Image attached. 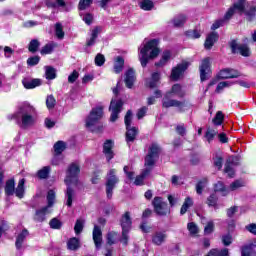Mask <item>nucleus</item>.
<instances>
[{"instance_id": "43", "label": "nucleus", "mask_w": 256, "mask_h": 256, "mask_svg": "<svg viewBox=\"0 0 256 256\" xmlns=\"http://www.w3.org/2000/svg\"><path fill=\"white\" fill-rule=\"evenodd\" d=\"M50 172H51V167L44 166L42 169H40L37 172V175H38L39 179H47V177H49Z\"/></svg>"}, {"instance_id": "25", "label": "nucleus", "mask_w": 256, "mask_h": 256, "mask_svg": "<svg viewBox=\"0 0 256 256\" xmlns=\"http://www.w3.org/2000/svg\"><path fill=\"white\" fill-rule=\"evenodd\" d=\"M214 191L220 193L222 197H227V195H229V188L225 187V184L221 181L214 185Z\"/></svg>"}, {"instance_id": "33", "label": "nucleus", "mask_w": 256, "mask_h": 256, "mask_svg": "<svg viewBox=\"0 0 256 256\" xmlns=\"http://www.w3.org/2000/svg\"><path fill=\"white\" fill-rule=\"evenodd\" d=\"M125 65V60L123 57L118 56L114 62V73L119 74L123 71V66Z\"/></svg>"}, {"instance_id": "5", "label": "nucleus", "mask_w": 256, "mask_h": 256, "mask_svg": "<svg viewBox=\"0 0 256 256\" xmlns=\"http://www.w3.org/2000/svg\"><path fill=\"white\" fill-rule=\"evenodd\" d=\"M131 121H133V113L131 110H128L124 118L127 143H133L137 137V133H139V130L136 127H131Z\"/></svg>"}, {"instance_id": "52", "label": "nucleus", "mask_w": 256, "mask_h": 256, "mask_svg": "<svg viewBox=\"0 0 256 256\" xmlns=\"http://www.w3.org/2000/svg\"><path fill=\"white\" fill-rule=\"evenodd\" d=\"M231 85H233V82H231V81L220 82L216 87V93H221V91H223V89H227V88L231 87Z\"/></svg>"}, {"instance_id": "41", "label": "nucleus", "mask_w": 256, "mask_h": 256, "mask_svg": "<svg viewBox=\"0 0 256 256\" xmlns=\"http://www.w3.org/2000/svg\"><path fill=\"white\" fill-rule=\"evenodd\" d=\"M45 75H46V79H48V80L55 79V77H57V73L55 71V68H53L51 66H46L45 67Z\"/></svg>"}, {"instance_id": "23", "label": "nucleus", "mask_w": 256, "mask_h": 256, "mask_svg": "<svg viewBox=\"0 0 256 256\" xmlns=\"http://www.w3.org/2000/svg\"><path fill=\"white\" fill-rule=\"evenodd\" d=\"M217 39H219V35H217V33L212 32L211 34H209L206 37V41L204 43L205 49H208V50L211 49L217 42Z\"/></svg>"}, {"instance_id": "46", "label": "nucleus", "mask_w": 256, "mask_h": 256, "mask_svg": "<svg viewBox=\"0 0 256 256\" xmlns=\"http://www.w3.org/2000/svg\"><path fill=\"white\" fill-rule=\"evenodd\" d=\"M187 21V17L185 15H179L173 20L174 27H182V25H185V22Z\"/></svg>"}, {"instance_id": "47", "label": "nucleus", "mask_w": 256, "mask_h": 256, "mask_svg": "<svg viewBox=\"0 0 256 256\" xmlns=\"http://www.w3.org/2000/svg\"><path fill=\"white\" fill-rule=\"evenodd\" d=\"M55 35L57 39H63L65 37V32L63 31V25L61 23H56Z\"/></svg>"}, {"instance_id": "55", "label": "nucleus", "mask_w": 256, "mask_h": 256, "mask_svg": "<svg viewBox=\"0 0 256 256\" xmlns=\"http://www.w3.org/2000/svg\"><path fill=\"white\" fill-rule=\"evenodd\" d=\"M168 201H169L170 207H175V205H177V203L181 201V198H179V195L177 194H172V195H168Z\"/></svg>"}, {"instance_id": "39", "label": "nucleus", "mask_w": 256, "mask_h": 256, "mask_svg": "<svg viewBox=\"0 0 256 256\" xmlns=\"http://www.w3.org/2000/svg\"><path fill=\"white\" fill-rule=\"evenodd\" d=\"M244 13L249 21H253V19L256 17L255 6H248Z\"/></svg>"}, {"instance_id": "3", "label": "nucleus", "mask_w": 256, "mask_h": 256, "mask_svg": "<svg viewBox=\"0 0 256 256\" xmlns=\"http://www.w3.org/2000/svg\"><path fill=\"white\" fill-rule=\"evenodd\" d=\"M159 39H152L139 48L138 59L142 67H147L151 59L159 57Z\"/></svg>"}, {"instance_id": "30", "label": "nucleus", "mask_w": 256, "mask_h": 256, "mask_svg": "<svg viewBox=\"0 0 256 256\" xmlns=\"http://www.w3.org/2000/svg\"><path fill=\"white\" fill-rule=\"evenodd\" d=\"M241 255H242V256H256L255 246L252 245L251 242H249L248 245H245V246L242 248Z\"/></svg>"}, {"instance_id": "24", "label": "nucleus", "mask_w": 256, "mask_h": 256, "mask_svg": "<svg viewBox=\"0 0 256 256\" xmlns=\"http://www.w3.org/2000/svg\"><path fill=\"white\" fill-rule=\"evenodd\" d=\"M170 59H171V51L165 50L161 55V59L155 63V66L165 67V65L169 63Z\"/></svg>"}, {"instance_id": "48", "label": "nucleus", "mask_w": 256, "mask_h": 256, "mask_svg": "<svg viewBox=\"0 0 256 256\" xmlns=\"http://www.w3.org/2000/svg\"><path fill=\"white\" fill-rule=\"evenodd\" d=\"M129 231H131V230H122V236L120 238V243H122V245L124 247H127L129 245Z\"/></svg>"}, {"instance_id": "40", "label": "nucleus", "mask_w": 256, "mask_h": 256, "mask_svg": "<svg viewBox=\"0 0 256 256\" xmlns=\"http://www.w3.org/2000/svg\"><path fill=\"white\" fill-rule=\"evenodd\" d=\"M47 206L48 209H51V207H53V205H55V191L54 190H49L47 193Z\"/></svg>"}, {"instance_id": "17", "label": "nucleus", "mask_w": 256, "mask_h": 256, "mask_svg": "<svg viewBox=\"0 0 256 256\" xmlns=\"http://www.w3.org/2000/svg\"><path fill=\"white\" fill-rule=\"evenodd\" d=\"M137 77L135 76V70H133V68L128 69L125 72V85L128 89H132L133 85L135 84Z\"/></svg>"}, {"instance_id": "7", "label": "nucleus", "mask_w": 256, "mask_h": 256, "mask_svg": "<svg viewBox=\"0 0 256 256\" xmlns=\"http://www.w3.org/2000/svg\"><path fill=\"white\" fill-rule=\"evenodd\" d=\"M115 173H116L115 169H111L108 172V178L106 181V194L108 199H111V197H113V190L115 189V184L119 183V178H117Z\"/></svg>"}, {"instance_id": "31", "label": "nucleus", "mask_w": 256, "mask_h": 256, "mask_svg": "<svg viewBox=\"0 0 256 256\" xmlns=\"http://www.w3.org/2000/svg\"><path fill=\"white\" fill-rule=\"evenodd\" d=\"M81 247V242H79V239L76 237L70 238L67 242V248L69 251H77Z\"/></svg>"}, {"instance_id": "32", "label": "nucleus", "mask_w": 256, "mask_h": 256, "mask_svg": "<svg viewBox=\"0 0 256 256\" xmlns=\"http://www.w3.org/2000/svg\"><path fill=\"white\" fill-rule=\"evenodd\" d=\"M139 7L143 11H152V9L155 7V3L151 0H140Z\"/></svg>"}, {"instance_id": "26", "label": "nucleus", "mask_w": 256, "mask_h": 256, "mask_svg": "<svg viewBox=\"0 0 256 256\" xmlns=\"http://www.w3.org/2000/svg\"><path fill=\"white\" fill-rule=\"evenodd\" d=\"M165 239H167L165 232H156L152 237V243H154V245H163Z\"/></svg>"}, {"instance_id": "62", "label": "nucleus", "mask_w": 256, "mask_h": 256, "mask_svg": "<svg viewBox=\"0 0 256 256\" xmlns=\"http://www.w3.org/2000/svg\"><path fill=\"white\" fill-rule=\"evenodd\" d=\"M105 64V56L103 54H98L95 57V65H97V67H102V65Z\"/></svg>"}, {"instance_id": "63", "label": "nucleus", "mask_w": 256, "mask_h": 256, "mask_svg": "<svg viewBox=\"0 0 256 256\" xmlns=\"http://www.w3.org/2000/svg\"><path fill=\"white\" fill-rule=\"evenodd\" d=\"M55 103H56V100H55V97H53V95H50V96L47 97L46 107L48 109H53V107H55Z\"/></svg>"}, {"instance_id": "10", "label": "nucleus", "mask_w": 256, "mask_h": 256, "mask_svg": "<svg viewBox=\"0 0 256 256\" xmlns=\"http://www.w3.org/2000/svg\"><path fill=\"white\" fill-rule=\"evenodd\" d=\"M170 97L173 96H167V93L165 94L162 100V107L165 109H169V107H176L180 112H183V109H185V101L171 99Z\"/></svg>"}, {"instance_id": "22", "label": "nucleus", "mask_w": 256, "mask_h": 256, "mask_svg": "<svg viewBox=\"0 0 256 256\" xmlns=\"http://www.w3.org/2000/svg\"><path fill=\"white\" fill-rule=\"evenodd\" d=\"M14 195H16L18 199H23L25 196V178L19 180L16 189L14 188Z\"/></svg>"}, {"instance_id": "19", "label": "nucleus", "mask_w": 256, "mask_h": 256, "mask_svg": "<svg viewBox=\"0 0 256 256\" xmlns=\"http://www.w3.org/2000/svg\"><path fill=\"white\" fill-rule=\"evenodd\" d=\"M120 225L122 227V230L131 231V225H133V222L131 220L130 212H126L122 215L120 219Z\"/></svg>"}, {"instance_id": "20", "label": "nucleus", "mask_w": 256, "mask_h": 256, "mask_svg": "<svg viewBox=\"0 0 256 256\" xmlns=\"http://www.w3.org/2000/svg\"><path fill=\"white\" fill-rule=\"evenodd\" d=\"M103 29L99 26H96L90 34V37L86 40L87 47H93L95 45V42L97 41V37H99V33H101Z\"/></svg>"}, {"instance_id": "53", "label": "nucleus", "mask_w": 256, "mask_h": 256, "mask_svg": "<svg viewBox=\"0 0 256 256\" xmlns=\"http://www.w3.org/2000/svg\"><path fill=\"white\" fill-rule=\"evenodd\" d=\"M187 229L190 235H197V233H199V227L197 226V224H195V222L188 223Z\"/></svg>"}, {"instance_id": "51", "label": "nucleus", "mask_w": 256, "mask_h": 256, "mask_svg": "<svg viewBox=\"0 0 256 256\" xmlns=\"http://www.w3.org/2000/svg\"><path fill=\"white\" fill-rule=\"evenodd\" d=\"M245 0H239L233 6L234 11H239V13H245Z\"/></svg>"}, {"instance_id": "6", "label": "nucleus", "mask_w": 256, "mask_h": 256, "mask_svg": "<svg viewBox=\"0 0 256 256\" xmlns=\"http://www.w3.org/2000/svg\"><path fill=\"white\" fill-rule=\"evenodd\" d=\"M103 118V107L99 106L90 112L89 116L86 118V127L88 129H93L96 123H99V120Z\"/></svg>"}, {"instance_id": "15", "label": "nucleus", "mask_w": 256, "mask_h": 256, "mask_svg": "<svg viewBox=\"0 0 256 256\" xmlns=\"http://www.w3.org/2000/svg\"><path fill=\"white\" fill-rule=\"evenodd\" d=\"M49 213H51V209L47 206L37 209L34 215V221H36V223H43Z\"/></svg>"}, {"instance_id": "59", "label": "nucleus", "mask_w": 256, "mask_h": 256, "mask_svg": "<svg viewBox=\"0 0 256 256\" xmlns=\"http://www.w3.org/2000/svg\"><path fill=\"white\" fill-rule=\"evenodd\" d=\"M215 135H217V131L213 130L211 128H208L205 134V137L208 141V143H211L213 139H215Z\"/></svg>"}, {"instance_id": "2", "label": "nucleus", "mask_w": 256, "mask_h": 256, "mask_svg": "<svg viewBox=\"0 0 256 256\" xmlns=\"http://www.w3.org/2000/svg\"><path fill=\"white\" fill-rule=\"evenodd\" d=\"M159 153H161V148L159 147V145L155 143L151 144L148 154L145 158L146 168L142 171L140 175L135 178L134 185L141 186L144 184L143 182L145 181V179H147V177L151 175V167H153V165H155V161L159 159Z\"/></svg>"}, {"instance_id": "21", "label": "nucleus", "mask_w": 256, "mask_h": 256, "mask_svg": "<svg viewBox=\"0 0 256 256\" xmlns=\"http://www.w3.org/2000/svg\"><path fill=\"white\" fill-rule=\"evenodd\" d=\"M103 153H104L107 161H111V159H113V157H114V154H113V141L107 140L104 143Z\"/></svg>"}, {"instance_id": "36", "label": "nucleus", "mask_w": 256, "mask_h": 256, "mask_svg": "<svg viewBox=\"0 0 256 256\" xmlns=\"http://www.w3.org/2000/svg\"><path fill=\"white\" fill-rule=\"evenodd\" d=\"M55 47H57V44H55L54 42L46 44L41 49V55H50V53H53Z\"/></svg>"}, {"instance_id": "14", "label": "nucleus", "mask_w": 256, "mask_h": 256, "mask_svg": "<svg viewBox=\"0 0 256 256\" xmlns=\"http://www.w3.org/2000/svg\"><path fill=\"white\" fill-rule=\"evenodd\" d=\"M240 76L241 73L239 71L231 68L223 69L218 73L219 79H235Z\"/></svg>"}, {"instance_id": "57", "label": "nucleus", "mask_w": 256, "mask_h": 256, "mask_svg": "<svg viewBox=\"0 0 256 256\" xmlns=\"http://www.w3.org/2000/svg\"><path fill=\"white\" fill-rule=\"evenodd\" d=\"M217 199V195L211 194L206 201L208 207H217Z\"/></svg>"}, {"instance_id": "16", "label": "nucleus", "mask_w": 256, "mask_h": 256, "mask_svg": "<svg viewBox=\"0 0 256 256\" xmlns=\"http://www.w3.org/2000/svg\"><path fill=\"white\" fill-rule=\"evenodd\" d=\"M92 235L96 249H101V245H103V232L101 231V227L95 225Z\"/></svg>"}, {"instance_id": "4", "label": "nucleus", "mask_w": 256, "mask_h": 256, "mask_svg": "<svg viewBox=\"0 0 256 256\" xmlns=\"http://www.w3.org/2000/svg\"><path fill=\"white\" fill-rule=\"evenodd\" d=\"M79 173H81V168L77 163H72L68 167V170L66 172V178L64 181L65 184L68 186L65 194L67 207H71L73 205V200L75 199V190L69 187V185H71V183L77 182V177L79 176Z\"/></svg>"}, {"instance_id": "42", "label": "nucleus", "mask_w": 256, "mask_h": 256, "mask_svg": "<svg viewBox=\"0 0 256 256\" xmlns=\"http://www.w3.org/2000/svg\"><path fill=\"white\" fill-rule=\"evenodd\" d=\"M241 187H245V181L236 180L230 184L228 190L229 191H237V189H241Z\"/></svg>"}, {"instance_id": "44", "label": "nucleus", "mask_w": 256, "mask_h": 256, "mask_svg": "<svg viewBox=\"0 0 256 256\" xmlns=\"http://www.w3.org/2000/svg\"><path fill=\"white\" fill-rule=\"evenodd\" d=\"M225 119V116L223 115V112L218 111L216 113V116L213 118L212 123L216 127L223 124V120Z\"/></svg>"}, {"instance_id": "50", "label": "nucleus", "mask_w": 256, "mask_h": 256, "mask_svg": "<svg viewBox=\"0 0 256 256\" xmlns=\"http://www.w3.org/2000/svg\"><path fill=\"white\" fill-rule=\"evenodd\" d=\"M54 151L56 155H61L65 151V142L58 141L56 144H54Z\"/></svg>"}, {"instance_id": "11", "label": "nucleus", "mask_w": 256, "mask_h": 256, "mask_svg": "<svg viewBox=\"0 0 256 256\" xmlns=\"http://www.w3.org/2000/svg\"><path fill=\"white\" fill-rule=\"evenodd\" d=\"M189 65H191V63H189L187 61H183L182 63H180L176 67H174L172 69V73H171V80L179 81V79H181V77H183V73H185V71H187V69L189 68Z\"/></svg>"}, {"instance_id": "37", "label": "nucleus", "mask_w": 256, "mask_h": 256, "mask_svg": "<svg viewBox=\"0 0 256 256\" xmlns=\"http://www.w3.org/2000/svg\"><path fill=\"white\" fill-rule=\"evenodd\" d=\"M47 7H50L51 9H57V7H65V0H48L46 1Z\"/></svg>"}, {"instance_id": "34", "label": "nucleus", "mask_w": 256, "mask_h": 256, "mask_svg": "<svg viewBox=\"0 0 256 256\" xmlns=\"http://www.w3.org/2000/svg\"><path fill=\"white\" fill-rule=\"evenodd\" d=\"M190 207H193V199L191 197H186L180 209V214L185 215Z\"/></svg>"}, {"instance_id": "9", "label": "nucleus", "mask_w": 256, "mask_h": 256, "mask_svg": "<svg viewBox=\"0 0 256 256\" xmlns=\"http://www.w3.org/2000/svg\"><path fill=\"white\" fill-rule=\"evenodd\" d=\"M123 109V101L117 100V99H112L110 103V111H111V116H110V121L111 123H115L117 119H119V113H121Z\"/></svg>"}, {"instance_id": "13", "label": "nucleus", "mask_w": 256, "mask_h": 256, "mask_svg": "<svg viewBox=\"0 0 256 256\" xmlns=\"http://www.w3.org/2000/svg\"><path fill=\"white\" fill-rule=\"evenodd\" d=\"M211 69V58H204L200 65V79L201 81H207V74Z\"/></svg>"}, {"instance_id": "27", "label": "nucleus", "mask_w": 256, "mask_h": 256, "mask_svg": "<svg viewBox=\"0 0 256 256\" xmlns=\"http://www.w3.org/2000/svg\"><path fill=\"white\" fill-rule=\"evenodd\" d=\"M22 83L25 89H35V87H39L41 85V79H24Z\"/></svg>"}, {"instance_id": "64", "label": "nucleus", "mask_w": 256, "mask_h": 256, "mask_svg": "<svg viewBox=\"0 0 256 256\" xmlns=\"http://www.w3.org/2000/svg\"><path fill=\"white\" fill-rule=\"evenodd\" d=\"M51 229H61V221L57 218H53L49 223Z\"/></svg>"}, {"instance_id": "29", "label": "nucleus", "mask_w": 256, "mask_h": 256, "mask_svg": "<svg viewBox=\"0 0 256 256\" xmlns=\"http://www.w3.org/2000/svg\"><path fill=\"white\" fill-rule=\"evenodd\" d=\"M5 194L9 197L15 195V179H9L5 185Z\"/></svg>"}, {"instance_id": "18", "label": "nucleus", "mask_w": 256, "mask_h": 256, "mask_svg": "<svg viewBox=\"0 0 256 256\" xmlns=\"http://www.w3.org/2000/svg\"><path fill=\"white\" fill-rule=\"evenodd\" d=\"M167 97H179V99H183L185 96V90L179 84H174L171 88V91L167 92Z\"/></svg>"}, {"instance_id": "49", "label": "nucleus", "mask_w": 256, "mask_h": 256, "mask_svg": "<svg viewBox=\"0 0 256 256\" xmlns=\"http://www.w3.org/2000/svg\"><path fill=\"white\" fill-rule=\"evenodd\" d=\"M39 45H41V43H39V40L37 39L31 40L28 47L30 53H37V50L39 49Z\"/></svg>"}, {"instance_id": "58", "label": "nucleus", "mask_w": 256, "mask_h": 256, "mask_svg": "<svg viewBox=\"0 0 256 256\" xmlns=\"http://www.w3.org/2000/svg\"><path fill=\"white\" fill-rule=\"evenodd\" d=\"M215 231V223L213 221H209L204 227L205 235H211V233Z\"/></svg>"}, {"instance_id": "28", "label": "nucleus", "mask_w": 256, "mask_h": 256, "mask_svg": "<svg viewBox=\"0 0 256 256\" xmlns=\"http://www.w3.org/2000/svg\"><path fill=\"white\" fill-rule=\"evenodd\" d=\"M29 236V231L27 229L22 230V232L16 238V249H21L23 247V241Z\"/></svg>"}, {"instance_id": "1", "label": "nucleus", "mask_w": 256, "mask_h": 256, "mask_svg": "<svg viewBox=\"0 0 256 256\" xmlns=\"http://www.w3.org/2000/svg\"><path fill=\"white\" fill-rule=\"evenodd\" d=\"M35 113V107L30 105L29 102H24L18 106L14 114L8 115L7 119L8 121H16L21 129H29V127L35 125Z\"/></svg>"}, {"instance_id": "54", "label": "nucleus", "mask_w": 256, "mask_h": 256, "mask_svg": "<svg viewBox=\"0 0 256 256\" xmlns=\"http://www.w3.org/2000/svg\"><path fill=\"white\" fill-rule=\"evenodd\" d=\"M124 173L130 181H133L135 179V172L133 171V167L131 166H124Z\"/></svg>"}, {"instance_id": "56", "label": "nucleus", "mask_w": 256, "mask_h": 256, "mask_svg": "<svg viewBox=\"0 0 256 256\" xmlns=\"http://www.w3.org/2000/svg\"><path fill=\"white\" fill-rule=\"evenodd\" d=\"M85 225V221L78 219L76 221V224L74 226V231L76 233V235H79V233H81L83 231V227Z\"/></svg>"}, {"instance_id": "60", "label": "nucleus", "mask_w": 256, "mask_h": 256, "mask_svg": "<svg viewBox=\"0 0 256 256\" xmlns=\"http://www.w3.org/2000/svg\"><path fill=\"white\" fill-rule=\"evenodd\" d=\"M91 3H93V0H80L78 9L80 11H85L87 7H90Z\"/></svg>"}, {"instance_id": "12", "label": "nucleus", "mask_w": 256, "mask_h": 256, "mask_svg": "<svg viewBox=\"0 0 256 256\" xmlns=\"http://www.w3.org/2000/svg\"><path fill=\"white\" fill-rule=\"evenodd\" d=\"M231 49L232 53H240L243 57H249L251 55V50L248 46L245 44L238 45L237 41L231 42Z\"/></svg>"}, {"instance_id": "45", "label": "nucleus", "mask_w": 256, "mask_h": 256, "mask_svg": "<svg viewBox=\"0 0 256 256\" xmlns=\"http://www.w3.org/2000/svg\"><path fill=\"white\" fill-rule=\"evenodd\" d=\"M208 180L207 178H203L200 180L196 185V192L198 195H201L203 193V189L207 187Z\"/></svg>"}, {"instance_id": "61", "label": "nucleus", "mask_w": 256, "mask_h": 256, "mask_svg": "<svg viewBox=\"0 0 256 256\" xmlns=\"http://www.w3.org/2000/svg\"><path fill=\"white\" fill-rule=\"evenodd\" d=\"M171 183L174 187H179V185H183V178L181 176L173 175L171 178Z\"/></svg>"}, {"instance_id": "38", "label": "nucleus", "mask_w": 256, "mask_h": 256, "mask_svg": "<svg viewBox=\"0 0 256 256\" xmlns=\"http://www.w3.org/2000/svg\"><path fill=\"white\" fill-rule=\"evenodd\" d=\"M119 239V234L115 231L108 232L107 234V243L108 245H115Z\"/></svg>"}, {"instance_id": "35", "label": "nucleus", "mask_w": 256, "mask_h": 256, "mask_svg": "<svg viewBox=\"0 0 256 256\" xmlns=\"http://www.w3.org/2000/svg\"><path fill=\"white\" fill-rule=\"evenodd\" d=\"M159 79H161V74H159V72H154L150 81L148 82V87H150V89H154V87H157Z\"/></svg>"}, {"instance_id": "8", "label": "nucleus", "mask_w": 256, "mask_h": 256, "mask_svg": "<svg viewBox=\"0 0 256 256\" xmlns=\"http://www.w3.org/2000/svg\"><path fill=\"white\" fill-rule=\"evenodd\" d=\"M152 205L154 207L155 213L161 217L167 215L170 211L167 202L163 201V198L161 197H155L152 201Z\"/></svg>"}]
</instances>
